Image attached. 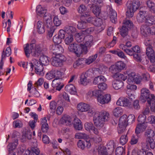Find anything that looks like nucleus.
<instances>
[{
    "instance_id": "nucleus-11",
    "label": "nucleus",
    "mask_w": 155,
    "mask_h": 155,
    "mask_svg": "<svg viewBox=\"0 0 155 155\" xmlns=\"http://www.w3.org/2000/svg\"><path fill=\"white\" fill-rule=\"evenodd\" d=\"M107 11L111 22L115 23L117 21V13L110 6L107 7Z\"/></svg>"
},
{
    "instance_id": "nucleus-1",
    "label": "nucleus",
    "mask_w": 155,
    "mask_h": 155,
    "mask_svg": "<svg viewBox=\"0 0 155 155\" xmlns=\"http://www.w3.org/2000/svg\"><path fill=\"white\" fill-rule=\"evenodd\" d=\"M50 53L53 55H55L60 62L63 63L66 59L64 56L61 54L64 51L62 47L60 45H52L49 47Z\"/></svg>"
},
{
    "instance_id": "nucleus-18",
    "label": "nucleus",
    "mask_w": 155,
    "mask_h": 155,
    "mask_svg": "<svg viewBox=\"0 0 155 155\" xmlns=\"http://www.w3.org/2000/svg\"><path fill=\"white\" fill-rule=\"evenodd\" d=\"M47 122V120L45 117H44L41 119V129L43 133H46L48 131V128Z\"/></svg>"
},
{
    "instance_id": "nucleus-48",
    "label": "nucleus",
    "mask_w": 155,
    "mask_h": 155,
    "mask_svg": "<svg viewBox=\"0 0 155 155\" xmlns=\"http://www.w3.org/2000/svg\"><path fill=\"white\" fill-rule=\"evenodd\" d=\"M79 44L76 43H73L71 44L68 47V49L69 51L74 53L76 49H77V46H78Z\"/></svg>"
},
{
    "instance_id": "nucleus-31",
    "label": "nucleus",
    "mask_w": 155,
    "mask_h": 155,
    "mask_svg": "<svg viewBox=\"0 0 155 155\" xmlns=\"http://www.w3.org/2000/svg\"><path fill=\"white\" fill-rule=\"evenodd\" d=\"M145 23L147 25L150 26L155 24V16L150 15L147 17Z\"/></svg>"
},
{
    "instance_id": "nucleus-28",
    "label": "nucleus",
    "mask_w": 155,
    "mask_h": 155,
    "mask_svg": "<svg viewBox=\"0 0 155 155\" xmlns=\"http://www.w3.org/2000/svg\"><path fill=\"white\" fill-rule=\"evenodd\" d=\"M106 79L103 76H100L94 78L93 81V83L94 84H100L104 82H106Z\"/></svg>"
},
{
    "instance_id": "nucleus-26",
    "label": "nucleus",
    "mask_w": 155,
    "mask_h": 155,
    "mask_svg": "<svg viewBox=\"0 0 155 155\" xmlns=\"http://www.w3.org/2000/svg\"><path fill=\"white\" fill-rule=\"evenodd\" d=\"M42 22L40 21H38L37 23V31L40 34H43L44 33L45 31V26L46 27L48 28V27H47L44 24L42 25Z\"/></svg>"
},
{
    "instance_id": "nucleus-56",
    "label": "nucleus",
    "mask_w": 155,
    "mask_h": 155,
    "mask_svg": "<svg viewBox=\"0 0 155 155\" xmlns=\"http://www.w3.org/2000/svg\"><path fill=\"white\" fill-rule=\"evenodd\" d=\"M145 134L148 137L147 138H152L154 135L153 130L150 129H147L145 132Z\"/></svg>"
},
{
    "instance_id": "nucleus-20",
    "label": "nucleus",
    "mask_w": 155,
    "mask_h": 155,
    "mask_svg": "<svg viewBox=\"0 0 155 155\" xmlns=\"http://www.w3.org/2000/svg\"><path fill=\"white\" fill-rule=\"evenodd\" d=\"M125 64L122 61H118L116 63L115 66H111V68L116 70L118 71H120L125 68Z\"/></svg>"
},
{
    "instance_id": "nucleus-42",
    "label": "nucleus",
    "mask_w": 155,
    "mask_h": 155,
    "mask_svg": "<svg viewBox=\"0 0 155 155\" xmlns=\"http://www.w3.org/2000/svg\"><path fill=\"white\" fill-rule=\"evenodd\" d=\"M125 27L128 28L129 29L132 28L133 27V23L130 20H127L123 22Z\"/></svg>"
},
{
    "instance_id": "nucleus-52",
    "label": "nucleus",
    "mask_w": 155,
    "mask_h": 155,
    "mask_svg": "<svg viewBox=\"0 0 155 155\" xmlns=\"http://www.w3.org/2000/svg\"><path fill=\"white\" fill-rule=\"evenodd\" d=\"M128 140V138L127 137V135H122L120 139V143L122 145L126 144Z\"/></svg>"
},
{
    "instance_id": "nucleus-21",
    "label": "nucleus",
    "mask_w": 155,
    "mask_h": 155,
    "mask_svg": "<svg viewBox=\"0 0 155 155\" xmlns=\"http://www.w3.org/2000/svg\"><path fill=\"white\" fill-rule=\"evenodd\" d=\"M65 90L66 91L68 92L71 94L75 95L77 93L75 87L72 84L67 85L65 87Z\"/></svg>"
},
{
    "instance_id": "nucleus-27",
    "label": "nucleus",
    "mask_w": 155,
    "mask_h": 155,
    "mask_svg": "<svg viewBox=\"0 0 155 155\" xmlns=\"http://www.w3.org/2000/svg\"><path fill=\"white\" fill-rule=\"evenodd\" d=\"M112 77L114 79V80L125 81L127 79V76H125L123 74L117 73L114 74Z\"/></svg>"
},
{
    "instance_id": "nucleus-55",
    "label": "nucleus",
    "mask_w": 155,
    "mask_h": 155,
    "mask_svg": "<svg viewBox=\"0 0 155 155\" xmlns=\"http://www.w3.org/2000/svg\"><path fill=\"white\" fill-rule=\"evenodd\" d=\"M124 151V150L123 147H118L116 149V155H122Z\"/></svg>"
},
{
    "instance_id": "nucleus-43",
    "label": "nucleus",
    "mask_w": 155,
    "mask_h": 155,
    "mask_svg": "<svg viewBox=\"0 0 155 155\" xmlns=\"http://www.w3.org/2000/svg\"><path fill=\"white\" fill-rule=\"evenodd\" d=\"M56 106L57 104L54 101H53L50 103V109L51 111V113H52V115L54 113Z\"/></svg>"
},
{
    "instance_id": "nucleus-17",
    "label": "nucleus",
    "mask_w": 155,
    "mask_h": 155,
    "mask_svg": "<svg viewBox=\"0 0 155 155\" xmlns=\"http://www.w3.org/2000/svg\"><path fill=\"white\" fill-rule=\"evenodd\" d=\"M52 54L53 57L50 59L51 64L52 65L56 67L62 66L63 65V64L60 62L59 60L55 56V55Z\"/></svg>"
},
{
    "instance_id": "nucleus-32",
    "label": "nucleus",
    "mask_w": 155,
    "mask_h": 155,
    "mask_svg": "<svg viewBox=\"0 0 155 155\" xmlns=\"http://www.w3.org/2000/svg\"><path fill=\"white\" fill-rule=\"evenodd\" d=\"M74 38L73 35H71L67 34L65 36V38L64 40V42L66 45H70L73 41Z\"/></svg>"
},
{
    "instance_id": "nucleus-30",
    "label": "nucleus",
    "mask_w": 155,
    "mask_h": 155,
    "mask_svg": "<svg viewBox=\"0 0 155 155\" xmlns=\"http://www.w3.org/2000/svg\"><path fill=\"white\" fill-rule=\"evenodd\" d=\"M127 118L126 115L124 114L119 119V125H120V127L124 126L127 127L128 124Z\"/></svg>"
},
{
    "instance_id": "nucleus-54",
    "label": "nucleus",
    "mask_w": 155,
    "mask_h": 155,
    "mask_svg": "<svg viewBox=\"0 0 155 155\" xmlns=\"http://www.w3.org/2000/svg\"><path fill=\"white\" fill-rule=\"evenodd\" d=\"M93 124L91 122H86L84 124V127L87 130H90L94 127Z\"/></svg>"
},
{
    "instance_id": "nucleus-47",
    "label": "nucleus",
    "mask_w": 155,
    "mask_h": 155,
    "mask_svg": "<svg viewBox=\"0 0 155 155\" xmlns=\"http://www.w3.org/2000/svg\"><path fill=\"white\" fill-rule=\"evenodd\" d=\"M93 24L96 26H100L103 24L102 20L100 18H95Z\"/></svg>"
},
{
    "instance_id": "nucleus-36",
    "label": "nucleus",
    "mask_w": 155,
    "mask_h": 155,
    "mask_svg": "<svg viewBox=\"0 0 155 155\" xmlns=\"http://www.w3.org/2000/svg\"><path fill=\"white\" fill-rule=\"evenodd\" d=\"M65 30L67 34L68 35L71 34L73 35L76 31V28L72 26H68L66 28Z\"/></svg>"
},
{
    "instance_id": "nucleus-10",
    "label": "nucleus",
    "mask_w": 155,
    "mask_h": 155,
    "mask_svg": "<svg viewBox=\"0 0 155 155\" xmlns=\"http://www.w3.org/2000/svg\"><path fill=\"white\" fill-rule=\"evenodd\" d=\"M77 108L78 110L81 112L88 111L89 113H93V111L90 109V106L87 104L83 103H79L77 106Z\"/></svg>"
},
{
    "instance_id": "nucleus-29",
    "label": "nucleus",
    "mask_w": 155,
    "mask_h": 155,
    "mask_svg": "<svg viewBox=\"0 0 155 155\" xmlns=\"http://www.w3.org/2000/svg\"><path fill=\"white\" fill-rule=\"evenodd\" d=\"M112 85L113 88L116 90L121 88L124 86V82L121 81L114 80L112 82Z\"/></svg>"
},
{
    "instance_id": "nucleus-14",
    "label": "nucleus",
    "mask_w": 155,
    "mask_h": 155,
    "mask_svg": "<svg viewBox=\"0 0 155 155\" xmlns=\"http://www.w3.org/2000/svg\"><path fill=\"white\" fill-rule=\"evenodd\" d=\"M61 123L66 125L71 126H72L73 120L72 118L68 115H65L61 119Z\"/></svg>"
},
{
    "instance_id": "nucleus-4",
    "label": "nucleus",
    "mask_w": 155,
    "mask_h": 155,
    "mask_svg": "<svg viewBox=\"0 0 155 155\" xmlns=\"http://www.w3.org/2000/svg\"><path fill=\"white\" fill-rule=\"evenodd\" d=\"M153 98H155V96L153 94H150L148 89L144 88L141 89L140 100L142 102L144 103L146 101L150 102Z\"/></svg>"
},
{
    "instance_id": "nucleus-51",
    "label": "nucleus",
    "mask_w": 155,
    "mask_h": 155,
    "mask_svg": "<svg viewBox=\"0 0 155 155\" xmlns=\"http://www.w3.org/2000/svg\"><path fill=\"white\" fill-rule=\"evenodd\" d=\"M101 91L100 90H94L92 92V97H97V100L98 97L101 95Z\"/></svg>"
},
{
    "instance_id": "nucleus-15",
    "label": "nucleus",
    "mask_w": 155,
    "mask_h": 155,
    "mask_svg": "<svg viewBox=\"0 0 155 155\" xmlns=\"http://www.w3.org/2000/svg\"><path fill=\"white\" fill-rule=\"evenodd\" d=\"M147 25H142L140 27L141 34L145 37H147L148 34H150V27Z\"/></svg>"
},
{
    "instance_id": "nucleus-41",
    "label": "nucleus",
    "mask_w": 155,
    "mask_h": 155,
    "mask_svg": "<svg viewBox=\"0 0 155 155\" xmlns=\"http://www.w3.org/2000/svg\"><path fill=\"white\" fill-rule=\"evenodd\" d=\"M155 98H153L150 101V102H147L149 106H150L151 110L152 111L155 112Z\"/></svg>"
},
{
    "instance_id": "nucleus-8",
    "label": "nucleus",
    "mask_w": 155,
    "mask_h": 155,
    "mask_svg": "<svg viewBox=\"0 0 155 155\" xmlns=\"http://www.w3.org/2000/svg\"><path fill=\"white\" fill-rule=\"evenodd\" d=\"M128 79L127 81V83H131L134 82L137 84H140L142 80V78L138 74H136L134 72H131L127 73Z\"/></svg>"
},
{
    "instance_id": "nucleus-50",
    "label": "nucleus",
    "mask_w": 155,
    "mask_h": 155,
    "mask_svg": "<svg viewBox=\"0 0 155 155\" xmlns=\"http://www.w3.org/2000/svg\"><path fill=\"white\" fill-rule=\"evenodd\" d=\"M84 37L81 33L76 34L75 35V39L78 42L82 41L84 39Z\"/></svg>"
},
{
    "instance_id": "nucleus-23",
    "label": "nucleus",
    "mask_w": 155,
    "mask_h": 155,
    "mask_svg": "<svg viewBox=\"0 0 155 155\" xmlns=\"http://www.w3.org/2000/svg\"><path fill=\"white\" fill-rule=\"evenodd\" d=\"M86 64L85 58H82L77 60L73 64L74 67L75 68L77 67H83L84 65Z\"/></svg>"
},
{
    "instance_id": "nucleus-44",
    "label": "nucleus",
    "mask_w": 155,
    "mask_h": 155,
    "mask_svg": "<svg viewBox=\"0 0 155 155\" xmlns=\"http://www.w3.org/2000/svg\"><path fill=\"white\" fill-rule=\"evenodd\" d=\"M147 141L148 142V144H149L150 147L152 149H153L155 147V142L152 138H147Z\"/></svg>"
},
{
    "instance_id": "nucleus-63",
    "label": "nucleus",
    "mask_w": 155,
    "mask_h": 155,
    "mask_svg": "<svg viewBox=\"0 0 155 155\" xmlns=\"http://www.w3.org/2000/svg\"><path fill=\"white\" fill-rule=\"evenodd\" d=\"M99 155H110L109 154L106 149L104 147L101 148V149L98 151Z\"/></svg>"
},
{
    "instance_id": "nucleus-19",
    "label": "nucleus",
    "mask_w": 155,
    "mask_h": 155,
    "mask_svg": "<svg viewBox=\"0 0 155 155\" xmlns=\"http://www.w3.org/2000/svg\"><path fill=\"white\" fill-rule=\"evenodd\" d=\"M75 129L78 130H80L82 128V125L81 120L78 118H74L73 120L72 124Z\"/></svg>"
},
{
    "instance_id": "nucleus-13",
    "label": "nucleus",
    "mask_w": 155,
    "mask_h": 155,
    "mask_svg": "<svg viewBox=\"0 0 155 155\" xmlns=\"http://www.w3.org/2000/svg\"><path fill=\"white\" fill-rule=\"evenodd\" d=\"M98 97V101L102 104L108 103L111 100V96L110 94H107L103 95Z\"/></svg>"
},
{
    "instance_id": "nucleus-33",
    "label": "nucleus",
    "mask_w": 155,
    "mask_h": 155,
    "mask_svg": "<svg viewBox=\"0 0 155 155\" xmlns=\"http://www.w3.org/2000/svg\"><path fill=\"white\" fill-rule=\"evenodd\" d=\"M129 29L123 26L120 29V32L121 35L123 38L127 37L128 36V31Z\"/></svg>"
},
{
    "instance_id": "nucleus-6",
    "label": "nucleus",
    "mask_w": 155,
    "mask_h": 155,
    "mask_svg": "<svg viewBox=\"0 0 155 155\" xmlns=\"http://www.w3.org/2000/svg\"><path fill=\"white\" fill-rule=\"evenodd\" d=\"M139 12L137 15V19L138 22L142 23L145 21L147 17L148 12L146 7H142L139 9Z\"/></svg>"
},
{
    "instance_id": "nucleus-16",
    "label": "nucleus",
    "mask_w": 155,
    "mask_h": 155,
    "mask_svg": "<svg viewBox=\"0 0 155 155\" xmlns=\"http://www.w3.org/2000/svg\"><path fill=\"white\" fill-rule=\"evenodd\" d=\"M116 104L120 106L128 107L130 105V102L127 98L121 97L119 99Z\"/></svg>"
},
{
    "instance_id": "nucleus-12",
    "label": "nucleus",
    "mask_w": 155,
    "mask_h": 155,
    "mask_svg": "<svg viewBox=\"0 0 155 155\" xmlns=\"http://www.w3.org/2000/svg\"><path fill=\"white\" fill-rule=\"evenodd\" d=\"M93 120L95 125L98 128L102 127L104 124V121L97 114L93 117Z\"/></svg>"
},
{
    "instance_id": "nucleus-39",
    "label": "nucleus",
    "mask_w": 155,
    "mask_h": 155,
    "mask_svg": "<svg viewBox=\"0 0 155 155\" xmlns=\"http://www.w3.org/2000/svg\"><path fill=\"white\" fill-rule=\"evenodd\" d=\"M146 54L147 57L155 54L154 51L152 46L147 47L146 48Z\"/></svg>"
},
{
    "instance_id": "nucleus-3",
    "label": "nucleus",
    "mask_w": 155,
    "mask_h": 155,
    "mask_svg": "<svg viewBox=\"0 0 155 155\" xmlns=\"http://www.w3.org/2000/svg\"><path fill=\"white\" fill-rule=\"evenodd\" d=\"M24 49L25 55L27 57H29L30 52L32 55L35 57H38L42 53V51L39 45L35 48H29V44L27 43L24 45Z\"/></svg>"
},
{
    "instance_id": "nucleus-34",
    "label": "nucleus",
    "mask_w": 155,
    "mask_h": 155,
    "mask_svg": "<svg viewBox=\"0 0 155 155\" xmlns=\"http://www.w3.org/2000/svg\"><path fill=\"white\" fill-rule=\"evenodd\" d=\"M97 57V54H95L94 55H92L89 57L87 58H85L86 64L89 65L93 62L96 59Z\"/></svg>"
},
{
    "instance_id": "nucleus-57",
    "label": "nucleus",
    "mask_w": 155,
    "mask_h": 155,
    "mask_svg": "<svg viewBox=\"0 0 155 155\" xmlns=\"http://www.w3.org/2000/svg\"><path fill=\"white\" fill-rule=\"evenodd\" d=\"M146 117L144 114H140L138 117L137 120L139 122L145 123Z\"/></svg>"
},
{
    "instance_id": "nucleus-53",
    "label": "nucleus",
    "mask_w": 155,
    "mask_h": 155,
    "mask_svg": "<svg viewBox=\"0 0 155 155\" xmlns=\"http://www.w3.org/2000/svg\"><path fill=\"white\" fill-rule=\"evenodd\" d=\"M80 83L83 85H85V83L87 81V78L84 74H82L80 77Z\"/></svg>"
},
{
    "instance_id": "nucleus-45",
    "label": "nucleus",
    "mask_w": 155,
    "mask_h": 155,
    "mask_svg": "<svg viewBox=\"0 0 155 155\" xmlns=\"http://www.w3.org/2000/svg\"><path fill=\"white\" fill-rule=\"evenodd\" d=\"M76 47L77 48L76 49L74 53L76 54V55L77 57H79L82 54L81 44H79L78 46H77Z\"/></svg>"
},
{
    "instance_id": "nucleus-40",
    "label": "nucleus",
    "mask_w": 155,
    "mask_h": 155,
    "mask_svg": "<svg viewBox=\"0 0 155 155\" xmlns=\"http://www.w3.org/2000/svg\"><path fill=\"white\" fill-rule=\"evenodd\" d=\"M87 26V23L83 21H81L79 22L77 25L78 28L80 29H83V30L86 28Z\"/></svg>"
},
{
    "instance_id": "nucleus-38",
    "label": "nucleus",
    "mask_w": 155,
    "mask_h": 155,
    "mask_svg": "<svg viewBox=\"0 0 155 155\" xmlns=\"http://www.w3.org/2000/svg\"><path fill=\"white\" fill-rule=\"evenodd\" d=\"M78 12L81 15L85 14V13L89 12L87 10L85 6L83 5H81L78 8Z\"/></svg>"
},
{
    "instance_id": "nucleus-25",
    "label": "nucleus",
    "mask_w": 155,
    "mask_h": 155,
    "mask_svg": "<svg viewBox=\"0 0 155 155\" xmlns=\"http://www.w3.org/2000/svg\"><path fill=\"white\" fill-rule=\"evenodd\" d=\"M104 121H108L109 120L110 115L106 111H101L99 114H97Z\"/></svg>"
},
{
    "instance_id": "nucleus-35",
    "label": "nucleus",
    "mask_w": 155,
    "mask_h": 155,
    "mask_svg": "<svg viewBox=\"0 0 155 155\" xmlns=\"http://www.w3.org/2000/svg\"><path fill=\"white\" fill-rule=\"evenodd\" d=\"M41 63L45 66L47 65L48 64V59L47 56L43 55L41 56L39 59Z\"/></svg>"
},
{
    "instance_id": "nucleus-58",
    "label": "nucleus",
    "mask_w": 155,
    "mask_h": 155,
    "mask_svg": "<svg viewBox=\"0 0 155 155\" xmlns=\"http://www.w3.org/2000/svg\"><path fill=\"white\" fill-rule=\"evenodd\" d=\"M89 16L90 13L89 12L81 15L80 17L81 20L87 22V18H88Z\"/></svg>"
},
{
    "instance_id": "nucleus-46",
    "label": "nucleus",
    "mask_w": 155,
    "mask_h": 155,
    "mask_svg": "<svg viewBox=\"0 0 155 155\" xmlns=\"http://www.w3.org/2000/svg\"><path fill=\"white\" fill-rule=\"evenodd\" d=\"M87 135L84 133H77L75 135V138L76 139H85L87 138Z\"/></svg>"
},
{
    "instance_id": "nucleus-49",
    "label": "nucleus",
    "mask_w": 155,
    "mask_h": 155,
    "mask_svg": "<svg viewBox=\"0 0 155 155\" xmlns=\"http://www.w3.org/2000/svg\"><path fill=\"white\" fill-rule=\"evenodd\" d=\"M134 59L137 62H140L142 59L140 53H134L133 55Z\"/></svg>"
},
{
    "instance_id": "nucleus-61",
    "label": "nucleus",
    "mask_w": 155,
    "mask_h": 155,
    "mask_svg": "<svg viewBox=\"0 0 155 155\" xmlns=\"http://www.w3.org/2000/svg\"><path fill=\"white\" fill-rule=\"evenodd\" d=\"M53 22L56 26H59L61 24V21L59 19L57 16L54 17Z\"/></svg>"
},
{
    "instance_id": "nucleus-37",
    "label": "nucleus",
    "mask_w": 155,
    "mask_h": 155,
    "mask_svg": "<svg viewBox=\"0 0 155 155\" xmlns=\"http://www.w3.org/2000/svg\"><path fill=\"white\" fill-rule=\"evenodd\" d=\"M113 113L115 116L118 117L122 114L123 110L120 107H116L114 109Z\"/></svg>"
},
{
    "instance_id": "nucleus-5",
    "label": "nucleus",
    "mask_w": 155,
    "mask_h": 155,
    "mask_svg": "<svg viewBox=\"0 0 155 155\" xmlns=\"http://www.w3.org/2000/svg\"><path fill=\"white\" fill-rule=\"evenodd\" d=\"M36 12L38 15L43 17V23L48 27V13L47 12V9L42 8L41 5H38L36 7Z\"/></svg>"
},
{
    "instance_id": "nucleus-60",
    "label": "nucleus",
    "mask_w": 155,
    "mask_h": 155,
    "mask_svg": "<svg viewBox=\"0 0 155 155\" xmlns=\"http://www.w3.org/2000/svg\"><path fill=\"white\" fill-rule=\"evenodd\" d=\"M66 32L63 30H60L59 32L58 36L61 39H64L67 35Z\"/></svg>"
},
{
    "instance_id": "nucleus-24",
    "label": "nucleus",
    "mask_w": 155,
    "mask_h": 155,
    "mask_svg": "<svg viewBox=\"0 0 155 155\" xmlns=\"http://www.w3.org/2000/svg\"><path fill=\"white\" fill-rule=\"evenodd\" d=\"M40 153V150L37 147H33L31 148V150H26L24 155H34V153H35L37 155H38Z\"/></svg>"
},
{
    "instance_id": "nucleus-22",
    "label": "nucleus",
    "mask_w": 155,
    "mask_h": 155,
    "mask_svg": "<svg viewBox=\"0 0 155 155\" xmlns=\"http://www.w3.org/2000/svg\"><path fill=\"white\" fill-rule=\"evenodd\" d=\"M147 126L145 123H140L138 124L135 129V133L138 134L141 132L144 131L146 129Z\"/></svg>"
},
{
    "instance_id": "nucleus-9",
    "label": "nucleus",
    "mask_w": 155,
    "mask_h": 155,
    "mask_svg": "<svg viewBox=\"0 0 155 155\" xmlns=\"http://www.w3.org/2000/svg\"><path fill=\"white\" fill-rule=\"evenodd\" d=\"M34 61L33 64L34 65V68L36 73L39 75L43 74V71L44 69L43 64H41L40 61L38 60L35 59L33 60Z\"/></svg>"
},
{
    "instance_id": "nucleus-64",
    "label": "nucleus",
    "mask_w": 155,
    "mask_h": 155,
    "mask_svg": "<svg viewBox=\"0 0 155 155\" xmlns=\"http://www.w3.org/2000/svg\"><path fill=\"white\" fill-rule=\"evenodd\" d=\"M127 122L129 124H131L134 122L135 120V116L133 114H130L127 117Z\"/></svg>"
},
{
    "instance_id": "nucleus-2",
    "label": "nucleus",
    "mask_w": 155,
    "mask_h": 155,
    "mask_svg": "<svg viewBox=\"0 0 155 155\" xmlns=\"http://www.w3.org/2000/svg\"><path fill=\"white\" fill-rule=\"evenodd\" d=\"M140 5V2L139 0L128 1L126 4L127 16L128 18L132 17L133 16L134 12L139 8Z\"/></svg>"
},
{
    "instance_id": "nucleus-62",
    "label": "nucleus",
    "mask_w": 155,
    "mask_h": 155,
    "mask_svg": "<svg viewBox=\"0 0 155 155\" xmlns=\"http://www.w3.org/2000/svg\"><path fill=\"white\" fill-rule=\"evenodd\" d=\"M53 40L54 43L57 44V45L61 43V42L62 39H61L58 36L55 35L53 38Z\"/></svg>"
},
{
    "instance_id": "nucleus-59",
    "label": "nucleus",
    "mask_w": 155,
    "mask_h": 155,
    "mask_svg": "<svg viewBox=\"0 0 155 155\" xmlns=\"http://www.w3.org/2000/svg\"><path fill=\"white\" fill-rule=\"evenodd\" d=\"M94 30V29L92 27H90L87 28H85L83 30L81 31L82 33L86 35L90 33L91 32H93Z\"/></svg>"
},
{
    "instance_id": "nucleus-7",
    "label": "nucleus",
    "mask_w": 155,
    "mask_h": 155,
    "mask_svg": "<svg viewBox=\"0 0 155 155\" xmlns=\"http://www.w3.org/2000/svg\"><path fill=\"white\" fill-rule=\"evenodd\" d=\"M63 80L61 78H56L52 81V86L54 88L50 91L54 92V90L60 91L64 86V84L62 83Z\"/></svg>"
}]
</instances>
